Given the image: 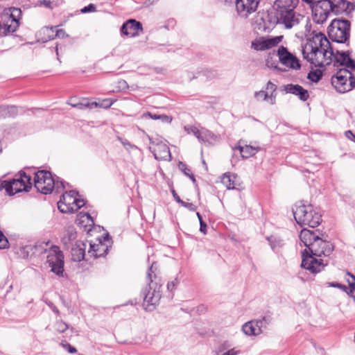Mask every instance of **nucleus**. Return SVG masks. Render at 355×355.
Here are the masks:
<instances>
[{"label":"nucleus","instance_id":"43","mask_svg":"<svg viewBox=\"0 0 355 355\" xmlns=\"http://www.w3.org/2000/svg\"><path fill=\"white\" fill-rule=\"evenodd\" d=\"M232 345L229 341H224L218 345L216 351V355H219L220 353H222L225 350L228 349Z\"/></svg>","mask_w":355,"mask_h":355},{"label":"nucleus","instance_id":"4","mask_svg":"<svg viewBox=\"0 0 355 355\" xmlns=\"http://www.w3.org/2000/svg\"><path fill=\"white\" fill-rule=\"evenodd\" d=\"M156 262H153L148 268L147 278L149 280L148 286L142 290L144 297L143 306L145 310L152 311L155 309L161 299L162 279L155 273Z\"/></svg>","mask_w":355,"mask_h":355},{"label":"nucleus","instance_id":"7","mask_svg":"<svg viewBox=\"0 0 355 355\" xmlns=\"http://www.w3.org/2000/svg\"><path fill=\"white\" fill-rule=\"evenodd\" d=\"M332 86L339 93H345L355 88V77L347 69H340L331 78Z\"/></svg>","mask_w":355,"mask_h":355},{"label":"nucleus","instance_id":"42","mask_svg":"<svg viewBox=\"0 0 355 355\" xmlns=\"http://www.w3.org/2000/svg\"><path fill=\"white\" fill-rule=\"evenodd\" d=\"M55 326H56V330L58 331H59L60 333H64L69 328L68 324L62 320L57 321L55 323Z\"/></svg>","mask_w":355,"mask_h":355},{"label":"nucleus","instance_id":"60","mask_svg":"<svg viewBox=\"0 0 355 355\" xmlns=\"http://www.w3.org/2000/svg\"><path fill=\"white\" fill-rule=\"evenodd\" d=\"M345 135L347 139L352 140L355 135L352 132V130H347L345 132Z\"/></svg>","mask_w":355,"mask_h":355},{"label":"nucleus","instance_id":"27","mask_svg":"<svg viewBox=\"0 0 355 355\" xmlns=\"http://www.w3.org/2000/svg\"><path fill=\"white\" fill-rule=\"evenodd\" d=\"M149 117L153 120H160L162 123H170L173 118L166 114H154L150 112H146L142 114V118Z\"/></svg>","mask_w":355,"mask_h":355},{"label":"nucleus","instance_id":"12","mask_svg":"<svg viewBox=\"0 0 355 355\" xmlns=\"http://www.w3.org/2000/svg\"><path fill=\"white\" fill-rule=\"evenodd\" d=\"M322 233L319 230L315 231H311L304 228L300 234V239L306 247V249L309 250L311 248H316L318 245L317 242L321 243L322 241H319V237Z\"/></svg>","mask_w":355,"mask_h":355},{"label":"nucleus","instance_id":"63","mask_svg":"<svg viewBox=\"0 0 355 355\" xmlns=\"http://www.w3.org/2000/svg\"><path fill=\"white\" fill-rule=\"evenodd\" d=\"M339 289L342 290L343 291L345 292L348 295H349V286L347 287L346 286L341 284V288Z\"/></svg>","mask_w":355,"mask_h":355},{"label":"nucleus","instance_id":"48","mask_svg":"<svg viewBox=\"0 0 355 355\" xmlns=\"http://www.w3.org/2000/svg\"><path fill=\"white\" fill-rule=\"evenodd\" d=\"M40 6H43L46 8H49L51 10L53 9L54 6H53V2L49 0H40L39 1Z\"/></svg>","mask_w":355,"mask_h":355},{"label":"nucleus","instance_id":"64","mask_svg":"<svg viewBox=\"0 0 355 355\" xmlns=\"http://www.w3.org/2000/svg\"><path fill=\"white\" fill-rule=\"evenodd\" d=\"M71 241H68L67 238L66 236H64V237L62 239V243L67 246L68 244H69Z\"/></svg>","mask_w":355,"mask_h":355},{"label":"nucleus","instance_id":"53","mask_svg":"<svg viewBox=\"0 0 355 355\" xmlns=\"http://www.w3.org/2000/svg\"><path fill=\"white\" fill-rule=\"evenodd\" d=\"M46 304L50 307V309L53 311L55 314L59 315L60 311L56 307V306L51 302H47Z\"/></svg>","mask_w":355,"mask_h":355},{"label":"nucleus","instance_id":"22","mask_svg":"<svg viewBox=\"0 0 355 355\" xmlns=\"http://www.w3.org/2000/svg\"><path fill=\"white\" fill-rule=\"evenodd\" d=\"M351 55V52L349 51H343L336 50L334 51V55H331L329 54L328 58L329 61L326 64L327 65L329 64L332 61H334L336 64H338L339 66H344L346 64L347 60L349 59Z\"/></svg>","mask_w":355,"mask_h":355},{"label":"nucleus","instance_id":"32","mask_svg":"<svg viewBox=\"0 0 355 355\" xmlns=\"http://www.w3.org/2000/svg\"><path fill=\"white\" fill-rule=\"evenodd\" d=\"M221 182L227 187V189H234V181L232 179L229 173L223 174Z\"/></svg>","mask_w":355,"mask_h":355},{"label":"nucleus","instance_id":"47","mask_svg":"<svg viewBox=\"0 0 355 355\" xmlns=\"http://www.w3.org/2000/svg\"><path fill=\"white\" fill-rule=\"evenodd\" d=\"M343 67H345V69H347L348 70L349 69L352 71H355V60L354 59L351 58V57H350L349 59L347 60L346 64H344Z\"/></svg>","mask_w":355,"mask_h":355},{"label":"nucleus","instance_id":"39","mask_svg":"<svg viewBox=\"0 0 355 355\" xmlns=\"http://www.w3.org/2000/svg\"><path fill=\"white\" fill-rule=\"evenodd\" d=\"M67 238L68 241H74L77 237V232L73 227H69L67 229L65 235Z\"/></svg>","mask_w":355,"mask_h":355},{"label":"nucleus","instance_id":"14","mask_svg":"<svg viewBox=\"0 0 355 355\" xmlns=\"http://www.w3.org/2000/svg\"><path fill=\"white\" fill-rule=\"evenodd\" d=\"M332 13L340 15L344 12L349 14L355 10V4L347 0H327Z\"/></svg>","mask_w":355,"mask_h":355},{"label":"nucleus","instance_id":"1","mask_svg":"<svg viewBox=\"0 0 355 355\" xmlns=\"http://www.w3.org/2000/svg\"><path fill=\"white\" fill-rule=\"evenodd\" d=\"M302 53L303 58L310 64L322 68L325 64L318 60V54L324 58L327 53L334 55V49L324 33L313 31L310 35L306 33V43L302 46Z\"/></svg>","mask_w":355,"mask_h":355},{"label":"nucleus","instance_id":"41","mask_svg":"<svg viewBox=\"0 0 355 355\" xmlns=\"http://www.w3.org/2000/svg\"><path fill=\"white\" fill-rule=\"evenodd\" d=\"M252 46L257 51H264L270 47L269 45L265 42H252Z\"/></svg>","mask_w":355,"mask_h":355},{"label":"nucleus","instance_id":"58","mask_svg":"<svg viewBox=\"0 0 355 355\" xmlns=\"http://www.w3.org/2000/svg\"><path fill=\"white\" fill-rule=\"evenodd\" d=\"M328 286L329 287H332V288H341V284L338 283V282H329L328 283Z\"/></svg>","mask_w":355,"mask_h":355},{"label":"nucleus","instance_id":"18","mask_svg":"<svg viewBox=\"0 0 355 355\" xmlns=\"http://www.w3.org/2000/svg\"><path fill=\"white\" fill-rule=\"evenodd\" d=\"M266 317H263L262 320H251L245 322L242 326V331L248 336H257L261 333L263 321L267 322Z\"/></svg>","mask_w":355,"mask_h":355},{"label":"nucleus","instance_id":"19","mask_svg":"<svg viewBox=\"0 0 355 355\" xmlns=\"http://www.w3.org/2000/svg\"><path fill=\"white\" fill-rule=\"evenodd\" d=\"M284 90L287 94H291L297 96L302 101H306L309 98V93L307 89L302 86L296 84H287L284 86Z\"/></svg>","mask_w":355,"mask_h":355},{"label":"nucleus","instance_id":"10","mask_svg":"<svg viewBox=\"0 0 355 355\" xmlns=\"http://www.w3.org/2000/svg\"><path fill=\"white\" fill-rule=\"evenodd\" d=\"M313 20L318 24H322L326 21L331 10L327 0H319L311 5Z\"/></svg>","mask_w":355,"mask_h":355},{"label":"nucleus","instance_id":"35","mask_svg":"<svg viewBox=\"0 0 355 355\" xmlns=\"http://www.w3.org/2000/svg\"><path fill=\"white\" fill-rule=\"evenodd\" d=\"M17 26L18 25L12 28L10 25H4L3 27H2L1 25L0 35L6 36L10 33H14L16 31Z\"/></svg>","mask_w":355,"mask_h":355},{"label":"nucleus","instance_id":"24","mask_svg":"<svg viewBox=\"0 0 355 355\" xmlns=\"http://www.w3.org/2000/svg\"><path fill=\"white\" fill-rule=\"evenodd\" d=\"M157 160L171 161V154L167 145L157 144V147L152 151Z\"/></svg>","mask_w":355,"mask_h":355},{"label":"nucleus","instance_id":"51","mask_svg":"<svg viewBox=\"0 0 355 355\" xmlns=\"http://www.w3.org/2000/svg\"><path fill=\"white\" fill-rule=\"evenodd\" d=\"M178 284V279H175L173 281L170 282L167 284V289L170 291H172Z\"/></svg>","mask_w":355,"mask_h":355},{"label":"nucleus","instance_id":"44","mask_svg":"<svg viewBox=\"0 0 355 355\" xmlns=\"http://www.w3.org/2000/svg\"><path fill=\"white\" fill-rule=\"evenodd\" d=\"M60 345L65 350H67L70 354H74L77 352L76 348L71 345L67 341H62Z\"/></svg>","mask_w":355,"mask_h":355},{"label":"nucleus","instance_id":"57","mask_svg":"<svg viewBox=\"0 0 355 355\" xmlns=\"http://www.w3.org/2000/svg\"><path fill=\"white\" fill-rule=\"evenodd\" d=\"M172 195L174 198V200L179 204H181L182 202V200L180 198V196L178 195L176 191L174 189L171 190Z\"/></svg>","mask_w":355,"mask_h":355},{"label":"nucleus","instance_id":"31","mask_svg":"<svg viewBox=\"0 0 355 355\" xmlns=\"http://www.w3.org/2000/svg\"><path fill=\"white\" fill-rule=\"evenodd\" d=\"M266 65L270 69H273L279 73L285 72L287 70L278 67V62L277 60H273L272 56H268L266 60Z\"/></svg>","mask_w":355,"mask_h":355},{"label":"nucleus","instance_id":"50","mask_svg":"<svg viewBox=\"0 0 355 355\" xmlns=\"http://www.w3.org/2000/svg\"><path fill=\"white\" fill-rule=\"evenodd\" d=\"M30 250H32L31 245H25V246L21 248V249H20L21 254H23V256L24 257H28Z\"/></svg>","mask_w":355,"mask_h":355},{"label":"nucleus","instance_id":"5","mask_svg":"<svg viewBox=\"0 0 355 355\" xmlns=\"http://www.w3.org/2000/svg\"><path fill=\"white\" fill-rule=\"evenodd\" d=\"M350 21L345 18L334 19L327 28L329 37L332 42L349 45L350 37Z\"/></svg>","mask_w":355,"mask_h":355},{"label":"nucleus","instance_id":"46","mask_svg":"<svg viewBox=\"0 0 355 355\" xmlns=\"http://www.w3.org/2000/svg\"><path fill=\"white\" fill-rule=\"evenodd\" d=\"M96 6L94 3H89L88 6H85L81 9L82 13H87L96 11Z\"/></svg>","mask_w":355,"mask_h":355},{"label":"nucleus","instance_id":"34","mask_svg":"<svg viewBox=\"0 0 355 355\" xmlns=\"http://www.w3.org/2000/svg\"><path fill=\"white\" fill-rule=\"evenodd\" d=\"M65 184L66 182L64 180H60L59 177L55 176L53 191L55 190L57 193H61L65 189Z\"/></svg>","mask_w":355,"mask_h":355},{"label":"nucleus","instance_id":"8","mask_svg":"<svg viewBox=\"0 0 355 355\" xmlns=\"http://www.w3.org/2000/svg\"><path fill=\"white\" fill-rule=\"evenodd\" d=\"M55 186V178L46 170H39L34 173V187L37 191L47 195L53 192Z\"/></svg>","mask_w":355,"mask_h":355},{"label":"nucleus","instance_id":"36","mask_svg":"<svg viewBox=\"0 0 355 355\" xmlns=\"http://www.w3.org/2000/svg\"><path fill=\"white\" fill-rule=\"evenodd\" d=\"M254 97L257 99H259V98H262L263 101H268L270 103V96L268 92H266L263 88L259 91L255 92Z\"/></svg>","mask_w":355,"mask_h":355},{"label":"nucleus","instance_id":"62","mask_svg":"<svg viewBox=\"0 0 355 355\" xmlns=\"http://www.w3.org/2000/svg\"><path fill=\"white\" fill-rule=\"evenodd\" d=\"M242 140H240L239 141V144L233 148V150H239V152L241 153V149L243 148L244 146H241Z\"/></svg>","mask_w":355,"mask_h":355},{"label":"nucleus","instance_id":"26","mask_svg":"<svg viewBox=\"0 0 355 355\" xmlns=\"http://www.w3.org/2000/svg\"><path fill=\"white\" fill-rule=\"evenodd\" d=\"M18 113L17 107L15 105H0V119L15 116Z\"/></svg>","mask_w":355,"mask_h":355},{"label":"nucleus","instance_id":"21","mask_svg":"<svg viewBox=\"0 0 355 355\" xmlns=\"http://www.w3.org/2000/svg\"><path fill=\"white\" fill-rule=\"evenodd\" d=\"M90 248L88 254L94 258L105 257L109 252V246L103 243L101 240L98 243H89Z\"/></svg>","mask_w":355,"mask_h":355},{"label":"nucleus","instance_id":"3","mask_svg":"<svg viewBox=\"0 0 355 355\" xmlns=\"http://www.w3.org/2000/svg\"><path fill=\"white\" fill-rule=\"evenodd\" d=\"M298 3L299 0H275L272 6L274 17L271 21L283 24L287 29L299 24L304 17L295 11Z\"/></svg>","mask_w":355,"mask_h":355},{"label":"nucleus","instance_id":"11","mask_svg":"<svg viewBox=\"0 0 355 355\" xmlns=\"http://www.w3.org/2000/svg\"><path fill=\"white\" fill-rule=\"evenodd\" d=\"M277 56L279 58V61L285 67L295 70L301 69L299 59L286 47L280 46L277 51Z\"/></svg>","mask_w":355,"mask_h":355},{"label":"nucleus","instance_id":"52","mask_svg":"<svg viewBox=\"0 0 355 355\" xmlns=\"http://www.w3.org/2000/svg\"><path fill=\"white\" fill-rule=\"evenodd\" d=\"M313 31H311V24L309 19H306V24L305 25V37H306V33L310 35Z\"/></svg>","mask_w":355,"mask_h":355},{"label":"nucleus","instance_id":"29","mask_svg":"<svg viewBox=\"0 0 355 355\" xmlns=\"http://www.w3.org/2000/svg\"><path fill=\"white\" fill-rule=\"evenodd\" d=\"M277 85L271 81H268L263 89L268 92L270 96V104L274 105L276 102L277 96Z\"/></svg>","mask_w":355,"mask_h":355},{"label":"nucleus","instance_id":"25","mask_svg":"<svg viewBox=\"0 0 355 355\" xmlns=\"http://www.w3.org/2000/svg\"><path fill=\"white\" fill-rule=\"evenodd\" d=\"M112 104H113V101L112 100H110L109 98H106V99H104L101 103L94 101L92 103H89V102L78 103L71 104V105L72 107H76L78 109H84V108L92 109L94 107H104V108H109L112 106Z\"/></svg>","mask_w":355,"mask_h":355},{"label":"nucleus","instance_id":"28","mask_svg":"<svg viewBox=\"0 0 355 355\" xmlns=\"http://www.w3.org/2000/svg\"><path fill=\"white\" fill-rule=\"evenodd\" d=\"M261 150V148L259 146L255 147L251 145H245L243 148L241 149V157L243 159H248L255 155Z\"/></svg>","mask_w":355,"mask_h":355},{"label":"nucleus","instance_id":"13","mask_svg":"<svg viewBox=\"0 0 355 355\" xmlns=\"http://www.w3.org/2000/svg\"><path fill=\"white\" fill-rule=\"evenodd\" d=\"M78 195V191L76 190H71L63 193L60 196V200L58 202V208L60 211L65 214L73 213V207L71 205V203L73 199L76 198V196Z\"/></svg>","mask_w":355,"mask_h":355},{"label":"nucleus","instance_id":"56","mask_svg":"<svg viewBox=\"0 0 355 355\" xmlns=\"http://www.w3.org/2000/svg\"><path fill=\"white\" fill-rule=\"evenodd\" d=\"M55 35L59 38H64L68 36L63 29L57 30Z\"/></svg>","mask_w":355,"mask_h":355},{"label":"nucleus","instance_id":"59","mask_svg":"<svg viewBox=\"0 0 355 355\" xmlns=\"http://www.w3.org/2000/svg\"><path fill=\"white\" fill-rule=\"evenodd\" d=\"M13 12H17V14H19H19H21V10H20L19 8H13V11H12V13H11V15H10L11 17H12V18H13V19H12V21H15V22L17 24V23H18V21H17V19H15V18L14 17V13H13Z\"/></svg>","mask_w":355,"mask_h":355},{"label":"nucleus","instance_id":"55","mask_svg":"<svg viewBox=\"0 0 355 355\" xmlns=\"http://www.w3.org/2000/svg\"><path fill=\"white\" fill-rule=\"evenodd\" d=\"M207 228V223L203 220H201V222L200 223V231L203 234H206Z\"/></svg>","mask_w":355,"mask_h":355},{"label":"nucleus","instance_id":"38","mask_svg":"<svg viewBox=\"0 0 355 355\" xmlns=\"http://www.w3.org/2000/svg\"><path fill=\"white\" fill-rule=\"evenodd\" d=\"M9 248V241L3 232L0 230V249L4 250Z\"/></svg>","mask_w":355,"mask_h":355},{"label":"nucleus","instance_id":"45","mask_svg":"<svg viewBox=\"0 0 355 355\" xmlns=\"http://www.w3.org/2000/svg\"><path fill=\"white\" fill-rule=\"evenodd\" d=\"M347 275H349L352 279V282L348 281L349 286V295H353V293H355V276L349 272H347Z\"/></svg>","mask_w":355,"mask_h":355},{"label":"nucleus","instance_id":"20","mask_svg":"<svg viewBox=\"0 0 355 355\" xmlns=\"http://www.w3.org/2000/svg\"><path fill=\"white\" fill-rule=\"evenodd\" d=\"M322 222V216L320 212L313 207L311 205V209L308 212L304 218V221H302L300 225H308L310 227L314 228L318 227Z\"/></svg>","mask_w":355,"mask_h":355},{"label":"nucleus","instance_id":"6","mask_svg":"<svg viewBox=\"0 0 355 355\" xmlns=\"http://www.w3.org/2000/svg\"><path fill=\"white\" fill-rule=\"evenodd\" d=\"M31 187V176L24 171L19 173V178L2 180L0 184V189H4L10 196L22 191L27 192Z\"/></svg>","mask_w":355,"mask_h":355},{"label":"nucleus","instance_id":"49","mask_svg":"<svg viewBox=\"0 0 355 355\" xmlns=\"http://www.w3.org/2000/svg\"><path fill=\"white\" fill-rule=\"evenodd\" d=\"M180 205L191 211H195L197 209L196 206L191 202H186L184 201H182V202Z\"/></svg>","mask_w":355,"mask_h":355},{"label":"nucleus","instance_id":"40","mask_svg":"<svg viewBox=\"0 0 355 355\" xmlns=\"http://www.w3.org/2000/svg\"><path fill=\"white\" fill-rule=\"evenodd\" d=\"M185 130L189 132H191V133H193L199 141H205L201 136L200 131L196 127L191 126L189 128L185 127Z\"/></svg>","mask_w":355,"mask_h":355},{"label":"nucleus","instance_id":"15","mask_svg":"<svg viewBox=\"0 0 355 355\" xmlns=\"http://www.w3.org/2000/svg\"><path fill=\"white\" fill-rule=\"evenodd\" d=\"M259 2L260 0H235L234 6L239 15L248 16L257 10Z\"/></svg>","mask_w":355,"mask_h":355},{"label":"nucleus","instance_id":"54","mask_svg":"<svg viewBox=\"0 0 355 355\" xmlns=\"http://www.w3.org/2000/svg\"><path fill=\"white\" fill-rule=\"evenodd\" d=\"M218 2L226 6H233L235 3V0H218Z\"/></svg>","mask_w":355,"mask_h":355},{"label":"nucleus","instance_id":"61","mask_svg":"<svg viewBox=\"0 0 355 355\" xmlns=\"http://www.w3.org/2000/svg\"><path fill=\"white\" fill-rule=\"evenodd\" d=\"M268 241H269L270 245L272 250H274L276 247V244L273 241L274 238L272 236H270L267 238Z\"/></svg>","mask_w":355,"mask_h":355},{"label":"nucleus","instance_id":"23","mask_svg":"<svg viewBox=\"0 0 355 355\" xmlns=\"http://www.w3.org/2000/svg\"><path fill=\"white\" fill-rule=\"evenodd\" d=\"M86 243L82 241H77L71 248V257L74 261L80 262L85 259Z\"/></svg>","mask_w":355,"mask_h":355},{"label":"nucleus","instance_id":"30","mask_svg":"<svg viewBox=\"0 0 355 355\" xmlns=\"http://www.w3.org/2000/svg\"><path fill=\"white\" fill-rule=\"evenodd\" d=\"M323 76V73L320 69L311 70L307 75V78L313 83L319 82Z\"/></svg>","mask_w":355,"mask_h":355},{"label":"nucleus","instance_id":"2","mask_svg":"<svg viewBox=\"0 0 355 355\" xmlns=\"http://www.w3.org/2000/svg\"><path fill=\"white\" fill-rule=\"evenodd\" d=\"M324 237H327L326 234H322L317 242L318 245L316 248H311L309 250L304 249L302 252V263L301 267L310 271L313 274H317L322 271L327 265V262L324 263L323 259H318L316 257L329 256L334 251V245L331 242L327 241Z\"/></svg>","mask_w":355,"mask_h":355},{"label":"nucleus","instance_id":"16","mask_svg":"<svg viewBox=\"0 0 355 355\" xmlns=\"http://www.w3.org/2000/svg\"><path fill=\"white\" fill-rule=\"evenodd\" d=\"M142 24L141 22L131 19L123 24L120 28L121 35L135 37L139 35V31H142Z\"/></svg>","mask_w":355,"mask_h":355},{"label":"nucleus","instance_id":"17","mask_svg":"<svg viewBox=\"0 0 355 355\" xmlns=\"http://www.w3.org/2000/svg\"><path fill=\"white\" fill-rule=\"evenodd\" d=\"M311 209V204H306L304 200L299 201L295 203L292 209L293 216L297 224L300 225L302 221H304V218L310 211Z\"/></svg>","mask_w":355,"mask_h":355},{"label":"nucleus","instance_id":"9","mask_svg":"<svg viewBox=\"0 0 355 355\" xmlns=\"http://www.w3.org/2000/svg\"><path fill=\"white\" fill-rule=\"evenodd\" d=\"M46 262L51 271L58 277H63L64 273V255L57 245H52L50 248V252L47 255Z\"/></svg>","mask_w":355,"mask_h":355},{"label":"nucleus","instance_id":"33","mask_svg":"<svg viewBox=\"0 0 355 355\" xmlns=\"http://www.w3.org/2000/svg\"><path fill=\"white\" fill-rule=\"evenodd\" d=\"M178 168L180 171H182L183 172V173L186 176L189 177L193 183H194V184L196 183V180L194 175L191 172V170L187 168V165L184 162H179Z\"/></svg>","mask_w":355,"mask_h":355},{"label":"nucleus","instance_id":"37","mask_svg":"<svg viewBox=\"0 0 355 355\" xmlns=\"http://www.w3.org/2000/svg\"><path fill=\"white\" fill-rule=\"evenodd\" d=\"M85 205V200L80 198H74L71 203V205L73 207L74 212L80 209Z\"/></svg>","mask_w":355,"mask_h":355}]
</instances>
